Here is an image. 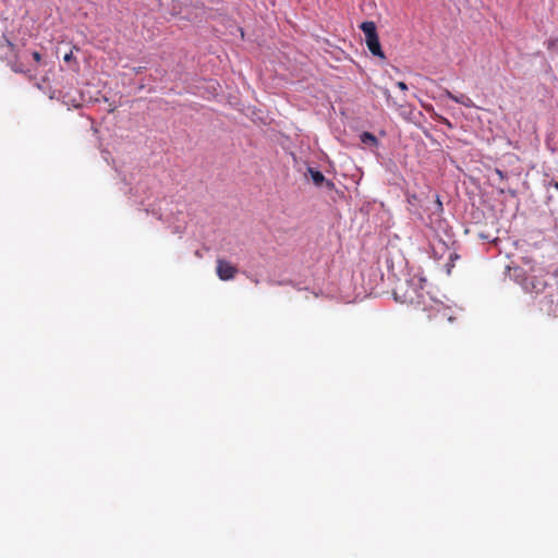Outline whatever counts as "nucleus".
<instances>
[{"instance_id":"nucleus-1","label":"nucleus","mask_w":558,"mask_h":558,"mask_svg":"<svg viewBox=\"0 0 558 558\" xmlns=\"http://www.w3.org/2000/svg\"><path fill=\"white\" fill-rule=\"evenodd\" d=\"M420 281L411 279L399 283L393 292L396 300L410 305L422 304L424 294L420 287Z\"/></svg>"},{"instance_id":"nucleus-2","label":"nucleus","mask_w":558,"mask_h":558,"mask_svg":"<svg viewBox=\"0 0 558 558\" xmlns=\"http://www.w3.org/2000/svg\"><path fill=\"white\" fill-rule=\"evenodd\" d=\"M361 29L363 31L365 35V41L368 50L375 57H378L380 59H386V56L381 49L379 38L377 35L376 25L372 21H366L361 24Z\"/></svg>"},{"instance_id":"nucleus-3","label":"nucleus","mask_w":558,"mask_h":558,"mask_svg":"<svg viewBox=\"0 0 558 558\" xmlns=\"http://www.w3.org/2000/svg\"><path fill=\"white\" fill-rule=\"evenodd\" d=\"M216 272L220 280L226 281L233 279L238 272V269L231 263L222 258H218Z\"/></svg>"},{"instance_id":"nucleus-4","label":"nucleus","mask_w":558,"mask_h":558,"mask_svg":"<svg viewBox=\"0 0 558 558\" xmlns=\"http://www.w3.org/2000/svg\"><path fill=\"white\" fill-rule=\"evenodd\" d=\"M445 94L449 99L453 100L457 104H460L466 108L474 107L472 99L464 94L454 95L448 89H446Z\"/></svg>"},{"instance_id":"nucleus-5","label":"nucleus","mask_w":558,"mask_h":558,"mask_svg":"<svg viewBox=\"0 0 558 558\" xmlns=\"http://www.w3.org/2000/svg\"><path fill=\"white\" fill-rule=\"evenodd\" d=\"M308 173H310L315 185L320 186L324 184L325 175L320 171H318L314 168H308Z\"/></svg>"},{"instance_id":"nucleus-6","label":"nucleus","mask_w":558,"mask_h":558,"mask_svg":"<svg viewBox=\"0 0 558 558\" xmlns=\"http://www.w3.org/2000/svg\"><path fill=\"white\" fill-rule=\"evenodd\" d=\"M360 138H361V142L365 145H369V146H377L378 145V140L376 138V136L369 132H363L361 135H360Z\"/></svg>"},{"instance_id":"nucleus-7","label":"nucleus","mask_w":558,"mask_h":558,"mask_svg":"<svg viewBox=\"0 0 558 558\" xmlns=\"http://www.w3.org/2000/svg\"><path fill=\"white\" fill-rule=\"evenodd\" d=\"M434 318L440 320L447 319L448 322L453 320V317L449 315V311L442 306H440V308L436 311V313L434 314Z\"/></svg>"},{"instance_id":"nucleus-8","label":"nucleus","mask_w":558,"mask_h":558,"mask_svg":"<svg viewBox=\"0 0 558 558\" xmlns=\"http://www.w3.org/2000/svg\"><path fill=\"white\" fill-rule=\"evenodd\" d=\"M3 45H5L11 51H13L15 48V45L4 36L2 37V39L0 41V46H3Z\"/></svg>"},{"instance_id":"nucleus-9","label":"nucleus","mask_w":558,"mask_h":558,"mask_svg":"<svg viewBox=\"0 0 558 558\" xmlns=\"http://www.w3.org/2000/svg\"><path fill=\"white\" fill-rule=\"evenodd\" d=\"M324 184H325V185H326V187H327L328 190H330V191L335 190V187H336L335 183H333L332 181H330V180H326V179H325Z\"/></svg>"},{"instance_id":"nucleus-10","label":"nucleus","mask_w":558,"mask_h":558,"mask_svg":"<svg viewBox=\"0 0 558 558\" xmlns=\"http://www.w3.org/2000/svg\"><path fill=\"white\" fill-rule=\"evenodd\" d=\"M494 172H495V174H496V175H498V178H499L500 180L506 179V174H505V172H504V171H501L500 169L496 168V169L494 170Z\"/></svg>"},{"instance_id":"nucleus-11","label":"nucleus","mask_w":558,"mask_h":558,"mask_svg":"<svg viewBox=\"0 0 558 558\" xmlns=\"http://www.w3.org/2000/svg\"><path fill=\"white\" fill-rule=\"evenodd\" d=\"M32 56L36 62H39L41 60V54L38 51H34Z\"/></svg>"},{"instance_id":"nucleus-12","label":"nucleus","mask_w":558,"mask_h":558,"mask_svg":"<svg viewBox=\"0 0 558 558\" xmlns=\"http://www.w3.org/2000/svg\"><path fill=\"white\" fill-rule=\"evenodd\" d=\"M435 204H436L437 210L441 211L442 210V203L440 202L439 196H436Z\"/></svg>"},{"instance_id":"nucleus-13","label":"nucleus","mask_w":558,"mask_h":558,"mask_svg":"<svg viewBox=\"0 0 558 558\" xmlns=\"http://www.w3.org/2000/svg\"><path fill=\"white\" fill-rule=\"evenodd\" d=\"M397 86L403 92L408 90V85L404 82H398Z\"/></svg>"},{"instance_id":"nucleus-14","label":"nucleus","mask_w":558,"mask_h":558,"mask_svg":"<svg viewBox=\"0 0 558 558\" xmlns=\"http://www.w3.org/2000/svg\"><path fill=\"white\" fill-rule=\"evenodd\" d=\"M437 119H438L440 122H442V123L447 124L448 126H451V123L449 122V120H448V119H446V118H444V117H440V116H437Z\"/></svg>"},{"instance_id":"nucleus-15","label":"nucleus","mask_w":558,"mask_h":558,"mask_svg":"<svg viewBox=\"0 0 558 558\" xmlns=\"http://www.w3.org/2000/svg\"><path fill=\"white\" fill-rule=\"evenodd\" d=\"M72 58H73V53H72V51H70L69 53H66V54L63 57V59H64V61H65V62L71 61V60H72Z\"/></svg>"},{"instance_id":"nucleus-16","label":"nucleus","mask_w":558,"mask_h":558,"mask_svg":"<svg viewBox=\"0 0 558 558\" xmlns=\"http://www.w3.org/2000/svg\"><path fill=\"white\" fill-rule=\"evenodd\" d=\"M384 95L387 97V99L390 97V93L388 89L384 90Z\"/></svg>"},{"instance_id":"nucleus-17","label":"nucleus","mask_w":558,"mask_h":558,"mask_svg":"<svg viewBox=\"0 0 558 558\" xmlns=\"http://www.w3.org/2000/svg\"><path fill=\"white\" fill-rule=\"evenodd\" d=\"M13 70H14L15 72H22V70L20 69V66L13 68Z\"/></svg>"}]
</instances>
